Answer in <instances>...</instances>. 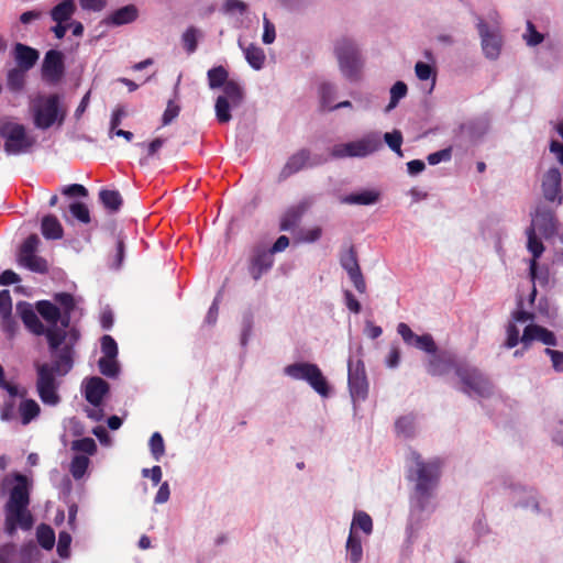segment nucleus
<instances>
[{"label": "nucleus", "instance_id": "1", "mask_svg": "<svg viewBox=\"0 0 563 563\" xmlns=\"http://www.w3.org/2000/svg\"><path fill=\"white\" fill-rule=\"evenodd\" d=\"M411 461L413 465L408 470L407 477L415 482L412 501L419 511H424L439 485L442 462L439 459L424 461L418 452L411 453Z\"/></svg>", "mask_w": 563, "mask_h": 563}, {"label": "nucleus", "instance_id": "2", "mask_svg": "<svg viewBox=\"0 0 563 563\" xmlns=\"http://www.w3.org/2000/svg\"><path fill=\"white\" fill-rule=\"evenodd\" d=\"M15 484L11 488L5 504V525L9 530H14L19 525L23 529H30L33 518L27 507L30 505V483L25 475L15 473Z\"/></svg>", "mask_w": 563, "mask_h": 563}, {"label": "nucleus", "instance_id": "3", "mask_svg": "<svg viewBox=\"0 0 563 563\" xmlns=\"http://www.w3.org/2000/svg\"><path fill=\"white\" fill-rule=\"evenodd\" d=\"M334 53L342 74L350 80H358L363 63L355 43L343 37L335 43Z\"/></svg>", "mask_w": 563, "mask_h": 563}, {"label": "nucleus", "instance_id": "4", "mask_svg": "<svg viewBox=\"0 0 563 563\" xmlns=\"http://www.w3.org/2000/svg\"><path fill=\"white\" fill-rule=\"evenodd\" d=\"M0 135L4 139V151L8 154L19 155L25 153L35 143V140L26 134L23 124L11 121L0 124Z\"/></svg>", "mask_w": 563, "mask_h": 563}, {"label": "nucleus", "instance_id": "5", "mask_svg": "<svg viewBox=\"0 0 563 563\" xmlns=\"http://www.w3.org/2000/svg\"><path fill=\"white\" fill-rule=\"evenodd\" d=\"M60 98L57 93L37 99L33 107L34 124L36 128L46 130L49 129L56 121L62 123L65 118V112L59 110Z\"/></svg>", "mask_w": 563, "mask_h": 563}, {"label": "nucleus", "instance_id": "6", "mask_svg": "<svg viewBox=\"0 0 563 563\" xmlns=\"http://www.w3.org/2000/svg\"><path fill=\"white\" fill-rule=\"evenodd\" d=\"M382 147V140L378 133H369L364 137L344 143L338 144L332 148V156L342 157H365Z\"/></svg>", "mask_w": 563, "mask_h": 563}, {"label": "nucleus", "instance_id": "7", "mask_svg": "<svg viewBox=\"0 0 563 563\" xmlns=\"http://www.w3.org/2000/svg\"><path fill=\"white\" fill-rule=\"evenodd\" d=\"M38 244L40 239L36 234L29 235L20 247L18 261L31 272L45 274L48 272V264L45 258L36 255Z\"/></svg>", "mask_w": 563, "mask_h": 563}, {"label": "nucleus", "instance_id": "8", "mask_svg": "<svg viewBox=\"0 0 563 563\" xmlns=\"http://www.w3.org/2000/svg\"><path fill=\"white\" fill-rule=\"evenodd\" d=\"M285 375L296 380H305L310 387H328L327 380L317 364L298 362L284 368Z\"/></svg>", "mask_w": 563, "mask_h": 563}, {"label": "nucleus", "instance_id": "9", "mask_svg": "<svg viewBox=\"0 0 563 563\" xmlns=\"http://www.w3.org/2000/svg\"><path fill=\"white\" fill-rule=\"evenodd\" d=\"M477 30L485 56L490 59H496L501 49V35L498 27H489L483 19H478Z\"/></svg>", "mask_w": 563, "mask_h": 563}, {"label": "nucleus", "instance_id": "10", "mask_svg": "<svg viewBox=\"0 0 563 563\" xmlns=\"http://www.w3.org/2000/svg\"><path fill=\"white\" fill-rule=\"evenodd\" d=\"M274 264V256L266 247L256 245L249 257V273L254 280H258Z\"/></svg>", "mask_w": 563, "mask_h": 563}, {"label": "nucleus", "instance_id": "11", "mask_svg": "<svg viewBox=\"0 0 563 563\" xmlns=\"http://www.w3.org/2000/svg\"><path fill=\"white\" fill-rule=\"evenodd\" d=\"M65 70L64 56L62 52L49 49L42 64V78L49 84H57Z\"/></svg>", "mask_w": 563, "mask_h": 563}, {"label": "nucleus", "instance_id": "12", "mask_svg": "<svg viewBox=\"0 0 563 563\" xmlns=\"http://www.w3.org/2000/svg\"><path fill=\"white\" fill-rule=\"evenodd\" d=\"M530 225H534L536 232L539 231L545 239H549L556 234L559 222L551 209L538 207Z\"/></svg>", "mask_w": 563, "mask_h": 563}, {"label": "nucleus", "instance_id": "13", "mask_svg": "<svg viewBox=\"0 0 563 563\" xmlns=\"http://www.w3.org/2000/svg\"><path fill=\"white\" fill-rule=\"evenodd\" d=\"M542 192L545 200L551 202L562 203V176L556 167L550 168L542 179Z\"/></svg>", "mask_w": 563, "mask_h": 563}, {"label": "nucleus", "instance_id": "14", "mask_svg": "<svg viewBox=\"0 0 563 563\" xmlns=\"http://www.w3.org/2000/svg\"><path fill=\"white\" fill-rule=\"evenodd\" d=\"M533 341H539L548 346H555L558 340L555 334L547 328L539 324H528L521 335L523 349H528Z\"/></svg>", "mask_w": 563, "mask_h": 563}, {"label": "nucleus", "instance_id": "15", "mask_svg": "<svg viewBox=\"0 0 563 563\" xmlns=\"http://www.w3.org/2000/svg\"><path fill=\"white\" fill-rule=\"evenodd\" d=\"M310 206L311 201L309 199H305L299 203L287 208L280 218L279 230L292 231L296 229Z\"/></svg>", "mask_w": 563, "mask_h": 563}, {"label": "nucleus", "instance_id": "16", "mask_svg": "<svg viewBox=\"0 0 563 563\" xmlns=\"http://www.w3.org/2000/svg\"><path fill=\"white\" fill-rule=\"evenodd\" d=\"M454 355L448 351H438L430 355L428 372L432 375H443L456 368Z\"/></svg>", "mask_w": 563, "mask_h": 563}, {"label": "nucleus", "instance_id": "17", "mask_svg": "<svg viewBox=\"0 0 563 563\" xmlns=\"http://www.w3.org/2000/svg\"><path fill=\"white\" fill-rule=\"evenodd\" d=\"M16 311L29 331L36 335L44 334L45 327L38 319L31 303L25 301L18 302Z\"/></svg>", "mask_w": 563, "mask_h": 563}, {"label": "nucleus", "instance_id": "18", "mask_svg": "<svg viewBox=\"0 0 563 563\" xmlns=\"http://www.w3.org/2000/svg\"><path fill=\"white\" fill-rule=\"evenodd\" d=\"M455 374L465 387H483L486 384L484 374L477 367L466 363L457 364Z\"/></svg>", "mask_w": 563, "mask_h": 563}, {"label": "nucleus", "instance_id": "19", "mask_svg": "<svg viewBox=\"0 0 563 563\" xmlns=\"http://www.w3.org/2000/svg\"><path fill=\"white\" fill-rule=\"evenodd\" d=\"M528 243V251L532 254V260L530 261L529 274L531 282L536 280L537 269H538V258L542 255L544 251L543 243L537 236V232L534 231V225H530L526 231Z\"/></svg>", "mask_w": 563, "mask_h": 563}, {"label": "nucleus", "instance_id": "20", "mask_svg": "<svg viewBox=\"0 0 563 563\" xmlns=\"http://www.w3.org/2000/svg\"><path fill=\"white\" fill-rule=\"evenodd\" d=\"M13 54L16 66L26 70L32 69L40 57V54L35 48L22 43H16L14 45Z\"/></svg>", "mask_w": 563, "mask_h": 563}, {"label": "nucleus", "instance_id": "21", "mask_svg": "<svg viewBox=\"0 0 563 563\" xmlns=\"http://www.w3.org/2000/svg\"><path fill=\"white\" fill-rule=\"evenodd\" d=\"M139 18V9L135 4H128L114 10L106 18L108 25L120 26L134 22Z\"/></svg>", "mask_w": 563, "mask_h": 563}, {"label": "nucleus", "instance_id": "22", "mask_svg": "<svg viewBox=\"0 0 563 563\" xmlns=\"http://www.w3.org/2000/svg\"><path fill=\"white\" fill-rule=\"evenodd\" d=\"M25 391L26 389H23L18 404V416L23 426L29 424L37 418L41 412L40 405L35 400L25 398Z\"/></svg>", "mask_w": 563, "mask_h": 563}, {"label": "nucleus", "instance_id": "23", "mask_svg": "<svg viewBox=\"0 0 563 563\" xmlns=\"http://www.w3.org/2000/svg\"><path fill=\"white\" fill-rule=\"evenodd\" d=\"M310 153L308 150H300L294 155L289 157L284 168L282 169L280 176L283 178H287L290 175L298 173L306 166H311L309 164Z\"/></svg>", "mask_w": 563, "mask_h": 563}, {"label": "nucleus", "instance_id": "24", "mask_svg": "<svg viewBox=\"0 0 563 563\" xmlns=\"http://www.w3.org/2000/svg\"><path fill=\"white\" fill-rule=\"evenodd\" d=\"M41 231L43 236L47 240H59L64 235V229L54 214L43 217Z\"/></svg>", "mask_w": 563, "mask_h": 563}, {"label": "nucleus", "instance_id": "25", "mask_svg": "<svg viewBox=\"0 0 563 563\" xmlns=\"http://www.w3.org/2000/svg\"><path fill=\"white\" fill-rule=\"evenodd\" d=\"M7 391L8 395L3 400L0 417L4 421H10L18 417V404L21 394H19V389H7Z\"/></svg>", "mask_w": 563, "mask_h": 563}, {"label": "nucleus", "instance_id": "26", "mask_svg": "<svg viewBox=\"0 0 563 563\" xmlns=\"http://www.w3.org/2000/svg\"><path fill=\"white\" fill-rule=\"evenodd\" d=\"M379 199V192L376 190H363L361 192L350 194L341 199L342 203L346 205H361L369 206L374 205Z\"/></svg>", "mask_w": 563, "mask_h": 563}, {"label": "nucleus", "instance_id": "27", "mask_svg": "<svg viewBox=\"0 0 563 563\" xmlns=\"http://www.w3.org/2000/svg\"><path fill=\"white\" fill-rule=\"evenodd\" d=\"M27 71L18 66L9 69L7 73V88L14 93L21 92L25 87Z\"/></svg>", "mask_w": 563, "mask_h": 563}, {"label": "nucleus", "instance_id": "28", "mask_svg": "<svg viewBox=\"0 0 563 563\" xmlns=\"http://www.w3.org/2000/svg\"><path fill=\"white\" fill-rule=\"evenodd\" d=\"M56 352L57 354L52 366L56 369L57 375L63 376L67 374L73 367V351L69 345H65Z\"/></svg>", "mask_w": 563, "mask_h": 563}, {"label": "nucleus", "instance_id": "29", "mask_svg": "<svg viewBox=\"0 0 563 563\" xmlns=\"http://www.w3.org/2000/svg\"><path fill=\"white\" fill-rule=\"evenodd\" d=\"M240 47L243 49L245 59L250 64V66L256 70H260L263 68L265 64V53L264 51L254 44H250L247 46H243L241 42H239Z\"/></svg>", "mask_w": 563, "mask_h": 563}, {"label": "nucleus", "instance_id": "30", "mask_svg": "<svg viewBox=\"0 0 563 563\" xmlns=\"http://www.w3.org/2000/svg\"><path fill=\"white\" fill-rule=\"evenodd\" d=\"M76 11L75 0H64L51 10V18L56 23H65Z\"/></svg>", "mask_w": 563, "mask_h": 563}, {"label": "nucleus", "instance_id": "31", "mask_svg": "<svg viewBox=\"0 0 563 563\" xmlns=\"http://www.w3.org/2000/svg\"><path fill=\"white\" fill-rule=\"evenodd\" d=\"M36 310L41 317L52 325H56L60 318V309L48 300L37 301Z\"/></svg>", "mask_w": 563, "mask_h": 563}, {"label": "nucleus", "instance_id": "32", "mask_svg": "<svg viewBox=\"0 0 563 563\" xmlns=\"http://www.w3.org/2000/svg\"><path fill=\"white\" fill-rule=\"evenodd\" d=\"M99 199L110 212L119 211L123 203L122 196L118 190L102 189L99 192Z\"/></svg>", "mask_w": 563, "mask_h": 563}, {"label": "nucleus", "instance_id": "33", "mask_svg": "<svg viewBox=\"0 0 563 563\" xmlns=\"http://www.w3.org/2000/svg\"><path fill=\"white\" fill-rule=\"evenodd\" d=\"M227 97L228 101L232 104L233 108L241 106L244 99L243 88L239 82L234 80L228 81V84L223 87V96Z\"/></svg>", "mask_w": 563, "mask_h": 563}, {"label": "nucleus", "instance_id": "34", "mask_svg": "<svg viewBox=\"0 0 563 563\" xmlns=\"http://www.w3.org/2000/svg\"><path fill=\"white\" fill-rule=\"evenodd\" d=\"M44 334L47 339L48 346L52 352L59 350L67 336V332L64 329L56 328V325H52L51 328L45 329Z\"/></svg>", "mask_w": 563, "mask_h": 563}, {"label": "nucleus", "instance_id": "35", "mask_svg": "<svg viewBox=\"0 0 563 563\" xmlns=\"http://www.w3.org/2000/svg\"><path fill=\"white\" fill-rule=\"evenodd\" d=\"M56 369L49 364L37 365L36 387H54Z\"/></svg>", "mask_w": 563, "mask_h": 563}, {"label": "nucleus", "instance_id": "36", "mask_svg": "<svg viewBox=\"0 0 563 563\" xmlns=\"http://www.w3.org/2000/svg\"><path fill=\"white\" fill-rule=\"evenodd\" d=\"M208 81L211 89L224 87L228 81L229 73L223 66H217L208 70Z\"/></svg>", "mask_w": 563, "mask_h": 563}, {"label": "nucleus", "instance_id": "37", "mask_svg": "<svg viewBox=\"0 0 563 563\" xmlns=\"http://www.w3.org/2000/svg\"><path fill=\"white\" fill-rule=\"evenodd\" d=\"M346 551L352 563H358L362 560L363 549L361 539L356 537L355 532L353 531H350L346 541Z\"/></svg>", "mask_w": 563, "mask_h": 563}, {"label": "nucleus", "instance_id": "38", "mask_svg": "<svg viewBox=\"0 0 563 563\" xmlns=\"http://www.w3.org/2000/svg\"><path fill=\"white\" fill-rule=\"evenodd\" d=\"M89 457L86 455H75L69 465V472L75 479H80L89 466Z\"/></svg>", "mask_w": 563, "mask_h": 563}, {"label": "nucleus", "instance_id": "39", "mask_svg": "<svg viewBox=\"0 0 563 563\" xmlns=\"http://www.w3.org/2000/svg\"><path fill=\"white\" fill-rule=\"evenodd\" d=\"M36 538L40 545L45 550H51L55 543V532L47 525H41L36 531Z\"/></svg>", "mask_w": 563, "mask_h": 563}, {"label": "nucleus", "instance_id": "40", "mask_svg": "<svg viewBox=\"0 0 563 563\" xmlns=\"http://www.w3.org/2000/svg\"><path fill=\"white\" fill-rule=\"evenodd\" d=\"M395 429L398 435L412 437L415 433V417L411 415L400 417L395 423Z\"/></svg>", "mask_w": 563, "mask_h": 563}, {"label": "nucleus", "instance_id": "41", "mask_svg": "<svg viewBox=\"0 0 563 563\" xmlns=\"http://www.w3.org/2000/svg\"><path fill=\"white\" fill-rule=\"evenodd\" d=\"M232 104L228 101L227 97H218L216 100V117L219 123H228L231 120L230 108Z\"/></svg>", "mask_w": 563, "mask_h": 563}, {"label": "nucleus", "instance_id": "42", "mask_svg": "<svg viewBox=\"0 0 563 563\" xmlns=\"http://www.w3.org/2000/svg\"><path fill=\"white\" fill-rule=\"evenodd\" d=\"M349 387H367L365 369L360 363L355 369L351 365L349 366Z\"/></svg>", "mask_w": 563, "mask_h": 563}, {"label": "nucleus", "instance_id": "43", "mask_svg": "<svg viewBox=\"0 0 563 563\" xmlns=\"http://www.w3.org/2000/svg\"><path fill=\"white\" fill-rule=\"evenodd\" d=\"M98 366L100 373L107 377L114 378L119 375L120 366L117 358L100 357Z\"/></svg>", "mask_w": 563, "mask_h": 563}, {"label": "nucleus", "instance_id": "44", "mask_svg": "<svg viewBox=\"0 0 563 563\" xmlns=\"http://www.w3.org/2000/svg\"><path fill=\"white\" fill-rule=\"evenodd\" d=\"M355 527L361 529L366 534H369L373 530V521L368 514L364 511H356L352 521L351 530L354 532Z\"/></svg>", "mask_w": 563, "mask_h": 563}, {"label": "nucleus", "instance_id": "45", "mask_svg": "<svg viewBox=\"0 0 563 563\" xmlns=\"http://www.w3.org/2000/svg\"><path fill=\"white\" fill-rule=\"evenodd\" d=\"M408 91L407 85L404 81H397L390 88V101L388 106L386 107L385 111L389 112L394 108L397 107L400 99L406 97Z\"/></svg>", "mask_w": 563, "mask_h": 563}, {"label": "nucleus", "instance_id": "46", "mask_svg": "<svg viewBox=\"0 0 563 563\" xmlns=\"http://www.w3.org/2000/svg\"><path fill=\"white\" fill-rule=\"evenodd\" d=\"M340 263L347 274H350V272H355L361 268L358 265L356 251L353 246H351L346 252H344L341 255Z\"/></svg>", "mask_w": 563, "mask_h": 563}, {"label": "nucleus", "instance_id": "47", "mask_svg": "<svg viewBox=\"0 0 563 563\" xmlns=\"http://www.w3.org/2000/svg\"><path fill=\"white\" fill-rule=\"evenodd\" d=\"M71 450L93 455L97 452V444L92 438H82L71 442Z\"/></svg>", "mask_w": 563, "mask_h": 563}, {"label": "nucleus", "instance_id": "48", "mask_svg": "<svg viewBox=\"0 0 563 563\" xmlns=\"http://www.w3.org/2000/svg\"><path fill=\"white\" fill-rule=\"evenodd\" d=\"M384 141L393 152H395L400 157L402 156V134L399 130H394L393 132L385 133Z\"/></svg>", "mask_w": 563, "mask_h": 563}, {"label": "nucleus", "instance_id": "49", "mask_svg": "<svg viewBox=\"0 0 563 563\" xmlns=\"http://www.w3.org/2000/svg\"><path fill=\"white\" fill-rule=\"evenodd\" d=\"M150 450L156 461L165 453L164 439L159 432H154L150 439Z\"/></svg>", "mask_w": 563, "mask_h": 563}, {"label": "nucleus", "instance_id": "50", "mask_svg": "<svg viewBox=\"0 0 563 563\" xmlns=\"http://www.w3.org/2000/svg\"><path fill=\"white\" fill-rule=\"evenodd\" d=\"M69 211L74 218L82 223L90 222V212L88 207L84 202H73L69 206Z\"/></svg>", "mask_w": 563, "mask_h": 563}, {"label": "nucleus", "instance_id": "51", "mask_svg": "<svg viewBox=\"0 0 563 563\" xmlns=\"http://www.w3.org/2000/svg\"><path fill=\"white\" fill-rule=\"evenodd\" d=\"M101 352L102 357L117 358L118 344L111 335L106 334L101 338Z\"/></svg>", "mask_w": 563, "mask_h": 563}, {"label": "nucleus", "instance_id": "52", "mask_svg": "<svg viewBox=\"0 0 563 563\" xmlns=\"http://www.w3.org/2000/svg\"><path fill=\"white\" fill-rule=\"evenodd\" d=\"M413 346H416L417 349H419L430 355L433 354L434 352H437V350H438V346H437L432 335L429 333L419 335L417 338V342H415Z\"/></svg>", "mask_w": 563, "mask_h": 563}, {"label": "nucleus", "instance_id": "53", "mask_svg": "<svg viewBox=\"0 0 563 563\" xmlns=\"http://www.w3.org/2000/svg\"><path fill=\"white\" fill-rule=\"evenodd\" d=\"M12 312V298L8 289L0 291V317L9 319Z\"/></svg>", "mask_w": 563, "mask_h": 563}, {"label": "nucleus", "instance_id": "54", "mask_svg": "<svg viewBox=\"0 0 563 563\" xmlns=\"http://www.w3.org/2000/svg\"><path fill=\"white\" fill-rule=\"evenodd\" d=\"M183 44L189 54L197 49V30L194 26L188 27L183 34Z\"/></svg>", "mask_w": 563, "mask_h": 563}, {"label": "nucleus", "instance_id": "55", "mask_svg": "<svg viewBox=\"0 0 563 563\" xmlns=\"http://www.w3.org/2000/svg\"><path fill=\"white\" fill-rule=\"evenodd\" d=\"M179 112H180V107L174 100H169L167 102V107L162 117V124L163 125L170 124L173 122V120H175L179 115Z\"/></svg>", "mask_w": 563, "mask_h": 563}, {"label": "nucleus", "instance_id": "56", "mask_svg": "<svg viewBox=\"0 0 563 563\" xmlns=\"http://www.w3.org/2000/svg\"><path fill=\"white\" fill-rule=\"evenodd\" d=\"M109 390L110 389H85V398L92 406L99 407Z\"/></svg>", "mask_w": 563, "mask_h": 563}, {"label": "nucleus", "instance_id": "57", "mask_svg": "<svg viewBox=\"0 0 563 563\" xmlns=\"http://www.w3.org/2000/svg\"><path fill=\"white\" fill-rule=\"evenodd\" d=\"M55 301L60 305L63 311H74L75 309V299L74 296L69 292H57L54 296Z\"/></svg>", "mask_w": 563, "mask_h": 563}, {"label": "nucleus", "instance_id": "58", "mask_svg": "<svg viewBox=\"0 0 563 563\" xmlns=\"http://www.w3.org/2000/svg\"><path fill=\"white\" fill-rule=\"evenodd\" d=\"M397 332L402 338L404 342L408 345H413L417 342L418 334L413 333L407 323L400 322L397 325Z\"/></svg>", "mask_w": 563, "mask_h": 563}, {"label": "nucleus", "instance_id": "59", "mask_svg": "<svg viewBox=\"0 0 563 563\" xmlns=\"http://www.w3.org/2000/svg\"><path fill=\"white\" fill-rule=\"evenodd\" d=\"M334 95V87L331 84H322L320 86L321 104L323 109H330L332 106V96Z\"/></svg>", "mask_w": 563, "mask_h": 563}, {"label": "nucleus", "instance_id": "60", "mask_svg": "<svg viewBox=\"0 0 563 563\" xmlns=\"http://www.w3.org/2000/svg\"><path fill=\"white\" fill-rule=\"evenodd\" d=\"M519 342H521V338L519 336V329L517 328L515 322H510L507 327V339L505 345L508 349H512Z\"/></svg>", "mask_w": 563, "mask_h": 563}, {"label": "nucleus", "instance_id": "61", "mask_svg": "<svg viewBox=\"0 0 563 563\" xmlns=\"http://www.w3.org/2000/svg\"><path fill=\"white\" fill-rule=\"evenodd\" d=\"M528 34L525 35L526 42L529 46H536L543 41V35L538 32L532 22H527Z\"/></svg>", "mask_w": 563, "mask_h": 563}, {"label": "nucleus", "instance_id": "62", "mask_svg": "<svg viewBox=\"0 0 563 563\" xmlns=\"http://www.w3.org/2000/svg\"><path fill=\"white\" fill-rule=\"evenodd\" d=\"M321 235H322V229L320 227H314V228L301 231L298 240L300 242L312 243V242L318 241L321 238Z\"/></svg>", "mask_w": 563, "mask_h": 563}, {"label": "nucleus", "instance_id": "63", "mask_svg": "<svg viewBox=\"0 0 563 563\" xmlns=\"http://www.w3.org/2000/svg\"><path fill=\"white\" fill-rule=\"evenodd\" d=\"M41 400L45 405L55 406L59 402L60 397L57 394V389H37Z\"/></svg>", "mask_w": 563, "mask_h": 563}, {"label": "nucleus", "instance_id": "64", "mask_svg": "<svg viewBox=\"0 0 563 563\" xmlns=\"http://www.w3.org/2000/svg\"><path fill=\"white\" fill-rule=\"evenodd\" d=\"M544 353L551 358L554 371L563 372V352L547 347Z\"/></svg>", "mask_w": 563, "mask_h": 563}]
</instances>
